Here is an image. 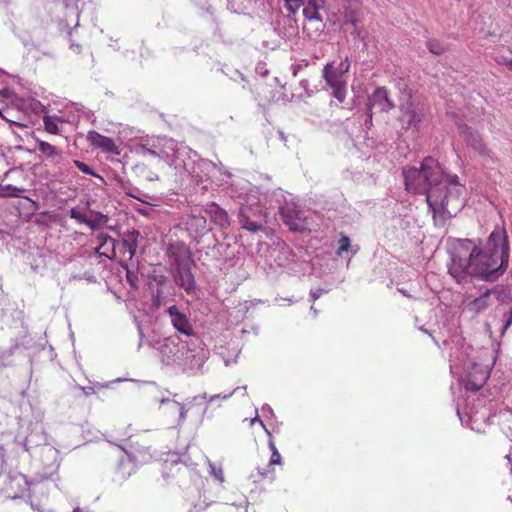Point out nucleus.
<instances>
[{"label": "nucleus", "mask_w": 512, "mask_h": 512, "mask_svg": "<svg viewBox=\"0 0 512 512\" xmlns=\"http://www.w3.org/2000/svg\"><path fill=\"white\" fill-rule=\"evenodd\" d=\"M403 176L407 191L425 194L436 226H443L465 206L464 185L457 175H445L433 157H426L419 168H404Z\"/></svg>", "instance_id": "obj_1"}, {"label": "nucleus", "mask_w": 512, "mask_h": 512, "mask_svg": "<svg viewBox=\"0 0 512 512\" xmlns=\"http://www.w3.org/2000/svg\"><path fill=\"white\" fill-rule=\"evenodd\" d=\"M510 257L507 231L496 226L483 248L463 240L450 254L448 272L458 284H467L471 278L494 282L506 271Z\"/></svg>", "instance_id": "obj_2"}, {"label": "nucleus", "mask_w": 512, "mask_h": 512, "mask_svg": "<svg viewBox=\"0 0 512 512\" xmlns=\"http://www.w3.org/2000/svg\"><path fill=\"white\" fill-rule=\"evenodd\" d=\"M137 154L145 156L151 155L166 161H171V164L176 168L180 165L181 151L177 148V143L172 139H157L152 143H140L135 147Z\"/></svg>", "instance_id": "obj_3"}, {"label": "nucleus", "mask_w": 512, "mask_h": 512, "mask_svg": "<svg viewBox=\"0 0 512 512\" xmlns=\"http://www.w3.org/2000/svg\"><path fill=\"white\" fill-rule=\"evenodd\" d=\"M265 263L274 273L278 272V269L288 273L296 272L295 254L285 243L270 246Z\"/></svg>", "instance_id": "obj_4"}, {"label": "nucleus", "mask_w": 512, "mask_h": 512, "mask_svg": "<svg viewBox=\"0 0 512 512\" xmlns=\"http://www.w3.org/2000/svg\"><path fill=\"white\" fill-rule=\"evenodd\" d=\"M238 220L243 229L257 232L264 229L266 213L257 201L242 204L238 211Z\"/></svg>", "instance_id": "obj_5"}, {"label": "nucleus", "mask_w": 512, "mask_h": 512, "mask_svg": "<svg viewBox=\"0 0 512 512\" xmlns=\"http://www.w3.org/2000/svg\"><path fill=\"white\" fill-rule=\"evenodd\" d=\"M399 109L400 115L398 120L402 128L405 130L411 128L418 129V126L424 117V112L423 108L411 100L410 94L407 96L406 102L400 104Z\"/></svg>", "instance_id": "obj_6"}, {"label": "nucleus", "mask_w": 512, "mask_h": 512, "mask_svg": "<svg viewBox=\"0 0 512 512\" xmlns=\"http://www.w3.org/2000/svg\"><path fill=\"white\" fill-rule=\"evenodd\" d=\"M180 155L179 163L180 167L183 165L184 170L194 179L197 183L207 181L210 177L211 172L215 169V165L213 162L205 159H192L191 157L188 160H184Z\"/></svg>", "instance_id": "obj_7"}, {"label": "nucleus", "mask_w": 512, "mask_h": 512, "mask_svg": "<svg viewBox=\"0 0 512 512\" xmlns=\"http://www.w3.org/2000/svg\"><path fill=\"white\" fill-rule=\"evenodd\" d=\"M323 78L333 90L334 97L343 102L346 98V78L340 73L333 63H328L323 68Z\"/></svg>", "instance_id": "obj_8"}, {"label": "nucleus", "mask_w": 512, "mask_h": 512, "mask_svg": "<svg viewBox=\"0 0 512 512\" xmlns=\"http://www.w3.org/2000/svg\"><path fill=\"white\" fill-rule=\"evenodd\" d=\"M171 270L192 265L191 251L189 247L182 241L170 243L166 250Z\"/></svg>", "instance_id": "obj_9"}, {"label": "nucleus", "mask_w": 512, "mask_h": 512, "mask_svg": "<svg viewBox=\"0 0 512 512\" xmlns=\"http://www.w3.org/2000/svg\"><path fill=\"white\" fill-rule=\"evenodd\" d=\"M284 223L293 231H302L306 228L305 212L295 203H285L279 209Z\"/></svg>", "instance_id": "obj_10"}, {"label": "nucleus", "mask_w": 512, "mask_h": 512, "mask_svg": "<svg viewBox=\"0 0 512 512\" xmlns=\"http://www.w3.org/2000/svg\"><path fill=\"white\" fill-rule=\"evenodd\" d=\"M396 104L385 87L376 88L368 97L367 110L378 112H389Z\"/></svg>", "instance_id": "obj_11"}, {"label": "nucleus", "mask_w": 512, "mask_h": 512, "mask_svg": "<svg viewBox=\"0 0 512 512\" xmlns=\"http://www.w3.org/2000/svg\"><path fill=\"white\" fill-rule=\"evenodd\" d=\"M488 379L487 370L477 363H471L467 367L464 387L466 390L476 392L480 390Z\"/></svg>", "instance_id": "obj_12"}, {"label": "nucleus", "mask_w": 512, "mask_h": 512, "mask_svg": "<svg viewBox=\"0 0 512 512\" xmlns=\"http://www.w3.org/2000/svg\"><path fill=\"white\" fill-rule=\"evenodd\" d=\"M201 345L202 341L198 337L192 339L191 343L188 344L185 361L192 369L202 367L207 359V350Z\"/></svg>", "instance_id": "obj_13"}, {"label": "nucleus", "mask_w": 512, "mask_h": 512, "mask_svg": "<svg viewBox=\"0 0 512 512\" xmlns=\"http://www.w3.org/2000/svg\"><path fill=\"white\" fill-rule=\"evenodd\" d=\"M191 266L192 265H187L171 270L176 285L182 288L187 294H193L196 289Z\"/></svg>", "instance_id": "obj_14"}, {"label": "nucleus", "mask_w": 512, "mask_h": 512, "mask_svg": "<svg viewBox=\"0 0 512 512\" xmlns=\"http://www.w3.org/2000/svg\"><path fill=\"white\" fill-rule=\"evenodd\" d=\"M189 236L197 243L207 233V220L202 215H189L184 222Z\"/></svg>", "instance_id": "obj_15"}, {"label": "nucleus", "mask_w": 512, "mask_h": 512, "mask_svg": "<svg viewBox=\"0 0 512 512\" xmlns=\"http://www.w3.org/2000/svg\"><path fill=\"white\" fill-rule=\"evenodd\" d=\"M167 312L171 318L172 325L179 333L186 336H194L193 327L190 324L187 316L180 312L177 306L173 305L169 307Z\"/></svg>", "instance_id": "obj_16"}, {"label": "nucleus", "mask_w": 512, "mask_h": 512, "mask_svg": "<svg viewBox=\"0 0 512 512\" xmlns=\"http://www.w3.org/2000/svg\"><path fill=\"white\" fill-rule=\"evenodd\" d=\"M461 135L469 146L483 156H490V150L486 147L481 136L467 125H459Z\"/></svg>", "instance_id": "obj_17"}, {"label": "nucleus", "mask_w": 512, "mask_h": 512, "mask_svg": "<svg viewBox=\"0 0 512 512\" xmlns=\"http://www.w3.org/2000/svg\"><path fill=\"white\" fill-rule=\"evenodd\" d=\"M204 211L210 217L211 221L222 230H225L230 226V219L226 210L220 207L217 203H207Z\"/></svg>", "instance_id": "obj_18"}, {"label": "nucleus", "mask_w": 512, "mask_h": 512, "mask_svg": "<svg viewBox=\"0 0 512 512\" xmlns=\"http://www.w3.org/2000/svg\"><path fill=\"white\" fill-rule=\"evenodd\" d=\"M48 443L47 435L41 426L35 425L25 437L23 447L27 452L37 447H44Z\"/></svg>", "instance_id": "obj_19"}, {"label": "nucleus", "mask_w": 512, "mask_h": 512, "mask_svg": "<svg viewBox=\"0 0 512 512\" xmlns=\"http://www.w3.org/2000/svg\"><path fill=\"white\" fill-rule=\"evenodd\" d=\"M491 295L492 290L487 289L479 297L469 301L465 305V311L471 313L472 315L483 313L492 305Z\"/></svg>", "instance_id": "obj_20"}, {"label": "nucleus", "mask_w": 512, "mask_h": 512, "mask_svg": "<svg viewBox=\"0 0 512 512\" xmlns=\"http://www.w3.org/2000/svg\"><path fill=\"white\" fill-rule=\"evenodd\" d=\"M87 139L89 140L92 146L100 148L104 152L119 154V152L117 151V146L115 145L114 141L109 137L101 135L96 131H89Z\"/></svg>", "instance_id": "obj_21"}, {"label": "nucleus", "mask_w": 512, "mask_h": 512, "mask_svg": "<svg viewBox=\"0 0 512 512\" xmlns=\"http://www.w3.org/2000/svg\"><path fill=\"white\" fill-rule=\"evenodd\" d=\"M324 0H308L305 1L303 15L305 17V21L310 22L311 24L320 25V9L324 5Z\"/></svg>", "instance_id": "obj_22"}, {"label": "nucleus", "mask_w": 512, "mask_h": 512, "mask_svg": "<svg viewBox=\"0 0 512 512\" xmlns=\"http://www.w3.org/2000/svg\"><path fill=\"white\" fill-rule=\"evenodd\" d=\"M99 242V249H102L101 256H105L108 259L115 257L116 240L109 234L100 233L97 236Z\"/></svg>", "instance_id": "obj_23"}, {"label": "nucleus", "mask_w": 512, "mask_h": 512, "mask_svg": "<svg viewBox=\"0 0 512 512\" xmlns=\"http://www.w3.org/2000/svg\"><path fill=\"white\" fill-rule=\"evenodd\" d=\"M140 233L137 230L128 231L124 234L122 245L129 254L131 260L136 253L138 247V237Z\"/></svg>", "instance_id": "obj_24"}, {"label": "nucleus", "mask_w": 512, "mask_h": 512, "mask_svg": "<svg viewBox=\"0 0 512 512\" xmlns=\"http://www.w3.org/2000/svg\"><path fill=\"white\" fill-rule=\"evenodd\" d=\"M153 281L155 282V285H156L155 287H154V284H152V283L150 285V287L152 289L153 303L155 306L159 307L164 298V293H163L162 288L165 285V283L167 282V278L164 275H158V276L153 277Z\"/></svg>", "instance_id": "obj_25"}, {"label": "nucleus", "mask_w": 512, "mask_h": 512, "mask_svg": "<svg viewBox=\"0 0 512 512\" xmlns=\"http://www.w3.org/2000/svg\"><path fill=\"white\" fill-rule=\"evenodd\" d=\"M324 22L322 17H320V25L311 24L310 22L305 21L303 25V31L310 37L314 38L320 35V33L324 30Z\"/></svg>", "instance_id": "obj_26"}, {"label": "nucleus", "mask_w": 512, "mask_h": 512, "mask_svg": "<svg viewBox=\"0 0 512 512\" xmlns=\"http://www.w3.org/2000/svg\"><path fill=\"white\" fill-rule=\"evenodd\" d=\"M37 148L42 154H45L47 157H55L60 155L59 149L46 141L37 140Z\"/></svg>", "instance_id": "obj_27"}, {"label": "nucleus", "mask_w": 512, "mask_h": 512, "mask_svg": "<svg viewBox=\"0 0 512 512\" xmlns=\"http://www.w3.org/2000/svg\"><path fill=\"white\" fill-rule=\"evenodd\" d=\"M491 290H492V294L495 295L496 300L500 304L508 305V304L512 303V293L511 292H509L503 288L491 289Z\"/></svg>", "instance_id": "obj_28"}, {"label": "nucleus", "mask_w": 512, "mask_h": 512, "mask_svg": "<svg viewBox=\"0 0 512 512\" xmlns=\"http://www.w3.org/2000/svg\"><path fill=\"white\" fill-rule=\"evenodd\" d=\"M495 59L498 64L504 65L510 71H512V51L511 50L500 51L497 54Z\"/></svg>", "instance_id": "obj_29"}, {"label": "nucleus", "mask_w": 512, "mask_h": 512, "mask_svg": "<svg viewBox=\"0 0 512 512\" xmlns=\"http://www.w3.org/2000/svg\"><path fill=\"white\" fill-rule=\"evenodd\" d=\"M25 190L23 188H18L13 185H6L4 187H0V196L5 197H22V193Z\"/></svg>", "instance_id": "obj_30"}, {"label": "nucleus", "mask_w": 512, "mask_h": 512, "mask_svg": "<svg viewBox=\"0 0 512 512\" xmlns=\"http://www.w3.org/2000/svg\"><path fill=\"white\" fill-rule=\"evenodd\" d=\"M57 120H58V118H56V117L45 116L43 118V124H44L45 130L51 134H55V135L59 134L60 130L57 125Z\"/></svg>", "instance_id": "obj_31"}, {"label": "nucleus", "mask_w": 512, "mask_h": 512, "mask_svg": "<svg viewBox=\"0 0 512 512\" xmlns=\"http://www.w3.org/2000/svg\"><path fill=\"white\" fill-rule=\"evenodd\" d=\"M161 351L167 356L168 361H176L178 359L176 345L172 341L164 343Z\"/></svg>", "instance_id": "obj_32"}, {"label": "nucleus", "mask_w": 512, "mask_h": 512, "mask_svg": "<svg viewBox=\"0 0 512 512\" xmlns=\"http://www.w3.org/2000/svg\"><path fill=\"white\" fill-rule=\"evenodd\" d=\"M122 267L126 270L127 282L130 284L131 287L137 288L139 280L137 272L130 270L127 264H122Z\"/></svg>", "instance_id": "obj_33"}, {"label": "nucleus", "mask_w": 512, "mask_h": 512, "mask_svg": "<svg viewBox=\"0 0 512 512\" xmlns=\"http://www.w3.org/2000/svg\"><path fill=\"white\" fill-rule=\"evenodd\" d=\"M41 451L42 455L47 459V465H49L48 461H54L58 454V451L54 447L50 446L48 443L44 447H42Z\"/></svg>", "instance_id": "obj_34"}, {"label": "nucleus", "mask_w": 512, "mask_h": 512, "mask_svg": "<svg viewBox=\"0 0 512 512\" xmlns=\"http://www.w3.org/2000/svg\"><path fill=\"white\" fill-rule=\"evenodd\" d=\"M345 19H346V23L350 24L353 27V31L351 33L359 36L360 32L358 31V28H357L358 19H357L355 13L354 12L346 13Z\"/></svg>", "instance_id": "obj_35"}, {"label": "nucleus", "mask_w": 512, "mask_h": 512, "mask_svg": "<svg viewBox=\"0 0 512 512\" xmlns=\"http://www.w3.org/2000/svg\"><path fill=\"white\" fill-rule=\"evenodd\" d=\"M74 164L75 166L83 173L87 174V175H91V176H94V177H99L97 173H95V171L93 170L92 167H90L89 165L85 164L84 162H81L79 160H74Z\"/></svg>", "instance_id": "obj_36"}, {"label": "nucleus", "mask_w": 512, "mask_h": 512, "mask_svg": "<svg viewBox=\"0 0 512 512\" xmlns=\"http://www.w3.org/2000/svg\"><path fill=\"white\" fill-rule=\"evenodd\" d=\"M69 216L71 219L76 220L80 224L88 223V218L86 217V215L81 213L77 208H72L69 212Z\"/></svg>", "instance_id": "obj_37"}, {"label": "nucleus", "mask_w": 512, "mask_h": 512, "mask_svg": "<svg viewBox=\"0 0 512 512\" xmlns=\"http://www.w3.org/2000/svg\"><path fill=\"white\" fill-rule=\"evenodd\" d=\"M427 47L429 51L435 55H440L444 51L443 45L438 41H429Z\"/></svg>", "instance_id": "obj_38"}, {"label": "nucleus", "mask_w": 512, "mask_h": 512, "mask_svg": "<svg viewBox=\"0 0 512 512\" xmlns=\"http://www.w3.org/2000/svg\"><path fill=\"white\" fill-rule=\"evenodd\" d=\"M512 325V307L509 311L503 314V327H502V335L506 332V330Z\"/></svg>", "instance_id": "obj_39"}, {"label": "nucleus", "mask_w": 512, "mask_h": 512, "mask_svg": "<svg viewBox=\"0 0 512 512\" xmlns=\"http://www.w3.org/2000/svg\"><path fill=\"white\" fill-rule=\"evenodd\" d=\"M103 218L104 217L102 215H100L97 219H94V220L88 219V223H86V225L92 230H97L106 221V220H103Z\"/></svg>", "instance_id": "obj_40"}, {"label": "nucleus", "mask_w": 512, "mask_h": 512, "mask_svg": "<svg viewBox=\"0 0 512 512\" xmlns=\"http://www.w3.org/2000/svg\"><path fill=\"white\" fill-rule=\"evenodd\" d=\"M340 245H339V248H338V254H341L345 251H348L349 247H350V239L343 235L341 238H340V241H339Z\"/></svg>", "instance_id": "obj_41"}, {"label": "nucleus", "mask_w": 512, "mask_h": 512, "mask_svg": "<svg viewBox=\"0 0 512 512\" xmlns=\"http://www.w3.org/2000/svg\"><path fill=\"white\" fill-rule=\"evenodd\" d=\"M210 473L220 482L224 481L222 469H217L213 463L209 461Z\"/></svg>", "instance_id": "obj_42"}, {"label": "nucleus", "mask_w": 512, "mask_h": 512, "mask_svg": "<svg viewBox=\"0 0 512 512\" xmlns=\"http://www.w3.org/2000/svg\"><path fill=\"white\" fill-rule=\"evenodd\" d=\"M340 73H342L344 76L346 73H348L350 69V61L348 57H346L343 61L339 63L337 67H335Z\"/></svg>", "instance_id": "obj_43"}, {"label": "nucleus", "mask_w": 512, "mask_h": 512, "mask_svg": "<svg viewBox=\"0 0 512 512\" xmlns=\"http://www.w3.org/2000/svg\"><path fill=\"white\" fill-rule=\"evenodd\" d=\"M240 387H237L235 388L231 393L229 394H225V395H221V394H217V395H213L211 396L209 399H208V403H212L215 399H228L230 398L237 390H239Z\"/></svg>", "instance_id": "obj_44"}, {"label": "nucleus", "mask_w": 512, "mask_h": 512, "mask_svg": "<svg viewBox=\"0 0 512 512\" xmlns=\"http://www.w3.org/2000/svg\"><path fill=\"white\" fill-rule=\"evenodd\" d=\"M282 462V457L279 453V451H274V453L271 454L269 465H280Z\"/></svg>", "instance_id": "obj_45"}, {"label": "nucleus", "mask_w": 512, "mask_h": 512, "mask_svg": "<svg viewBox=\"0 0 512 512\" xmlns=\"http://www.w3.org/2000/svg\"><path fill=\"white\" fill-rule=\"evenodd\" d=\"M326 291L322 288H318V289H315V290H311L310 291V297H311V300L314 302L316 301L321 295H323Z\"/></svg>", "instance_id": "obj_46"}, {"label": "nucleus", "mask_w": 512, "mask_h": 512, "mask_svg": "<svg viewBox=\"0 0 512 512\" xmlns=\"http://www.w3.org/2000/svg\"><path fill=\"white\" fill-rule=\"evenodd\" d=\"M263 414L266 416V417H273L274 416V412H273V409L271 408L270 405L268 404H264L261 408Z\"/></svg>", "instance_id": "obj_47"}, {"label": "nucleus", "mask_w": 512, "mask_h": 512, "mask_svg": "<svg viewBox=\"0 0 512 512\" xmlns=\"http://www.w3.org/2000/svg\"><path fill=\"white\" fill-rule=\"evenodd\" d=\"M66 9L71 10V12L76 16V22L74 26L77 27L79 25V12L77 7L73 8L69 3H66Z\"/></svg>", "instance_id": "obj_48"}, {"label": "nucleus", "mask_w": 512, "mask_h": 512, "mask_svg": "<svg viewBox=\"0 0 512 512\" xmlns=\"http://www.w3.org/2000/svg\"><path fill=\"white\" fill-rule=\"evenodd\" d=\"M373 112L374 111L370 112L367 110V118L365 120V126H367L368 128L372 125Z\"/></svg>", "instance_id": "obj_49"}, {"label": "nucleus", "mask_w": 512, "mask_h": 512, "mask_svg": "<svg viewBox=\"0 0 512 512\" xmlns=\"http://www.w3.org/2000/svg\"><path fill=\"white\" fill-rule=\"evenodd\" d=\"M176 406H178L180 408V419L181 420H184L186 415H185V410H184V406L181 405L180 403L178 402H174Z\"/></svg>", "instance_id": "obj_50"}, {"label": "nucleus", "mask_w": 512, "mask_h": 512, "mask_svg": "<svg viewBox=\"0 0 512 512\" xmlns=\"http://www.w3.org/2000/svg\"><path fill=\"white\" fill-rule=\"evenodd\" d=\"M6 300V296L3 293L2 288L0 287V305H2Z\"/></svg>", "instance_id": "obj_51"}, {"label": "nucleus", "mask_w": 512, "mask_h": 512, "mask_svg": "<svg viewBox=\"0 0 512 512\" xmlns=\"http://www.w3.org/2000/svg\"><path fill=\"white\" fill-rule=\"evenodd\" d=\"M259 424H260V425H261V427L265 430L266 434H267L268 436H270V437H271V433H270V431L266 428V426H265L264 422L262 421V419L259 421Z\"/></svg>", "instance_id": "obj_52"}, {"label": "nucleus", "mask_w": 512, "mask_h": 512, "mask_svg": "<svg viewBox=\"0 0 512 512\" xmlns=\"http://www.w3.org/2000/svg\"><path fill=\"white\" fill-rule=\"evenodd\" d=\"M269 448L272 453H274V451H278V449L276 448V446L272 440L269 441Z\"/></svg>", "instance_id": "obj_53"}, {"label": "nucleus", "mask_w": 512, "mask_h": 512, "mask_svg": "<svg viewBox=\"0 0 512 512\" xmlns=\"http://www.w3.org/2000/svg\"><path fill=\"white\" fill-rule=\"evenodd\" d=\"M261 420V418L258 415V412L256 411V415L253 419H251V424H254L255 422H258Z\"/></svg>", "instance_id": "obj_54"}, {"label": "nucleus", "mask_w": 512, "mask_h": 512, "mask_svg": "<svg viewBox=\"0 0 512 512\" xmlns=\"http://www.w3.org/2000/svg\"><path fill=\"white\" fill-rule=\"evenodd\" d=\"M398 291H399L401 294H403L404 296H406V297H410V295L408 294V292H407L405 289L400 288V289H398Z\"/></svg>", "instance_id": "obj_55"}, {"label": "nucleus", "mask_w": 512, "mask_h": 512, "mask_svg": "<svg viewBox=\"0 0 512 512\" xmlns=\"http://www.w3.org/2000/svg\"><path fill=\"white\" fill-rule=\"evenodd\" d=\"M310 310L313 312L314 317H316L318 315L317 309H315L313 306H311Z\"/></svg>", "instance_id": "obj_56"}, {"label": "nucleus", "mask_w": 512, "mask_h": 512, "mask_svg": "<svg viewBox=\"0 0 512 512\" xmlns=\"http://www.w3.org/2000/svg\"><path fill=\"white\" fill-rule=\"evenodd\" d=\"M96 254L101 256L102 249H99V245L94 249Z\"/></svg>", "instance_id": "obj_57"}, {"label": "nucleus", "mask_w": 512, "mask_h": 512, "mask_svg": "<svg viewBox=\"0 0 512 512\" xmlns=\"http://www.w3.org/2000/svg\"><path fill=\"white\" fill-rule=\"evenodd\" d=\"M457 414H458V416H459V418H460L461 422H462V423H464V420H463V418H462V416H461V413H460V410H459V409H457Z\"/></svg>", "instance_id": "obj_58"}, {"label": "nucleus", "mask_w": 512, "mask_h": 512, "mask_svg": "<svg viewBox=\"0 0 512 512\" xmlns=\"http://www.w3.org/2000/svg\"><path fill=\"white\" fill-rule=\"evenodd\" d=\"M72 512H84V510L79 508V507H77Z\"/></svg>", "instance_id": "obj_59"}, {"label": "nucleus", "mask_w": 512, "mask_h": 512, "mask_svg": "<svg viewBox=\"0 0 512 512\" xmlns=\"http://www.w3.org/2000/svg\"><path fill=\"white\" fill-rule=\"evenodd\" d=\"M207 395L206 394H203L201 396H197L195 397V399H198V398H201V399H206Z\"/></svg>", "instance_id": "obj_60"}, {"label": "nucleus", "mask_w": 512, "mask_h": 512, "mask_svg": "<svg viewBox=\"0 0 512 512\" xmlns=\"http://www.w3.org/2000/svg\"><path fill=\"white\" fill-rule=\"evenodd\" d=\"M168 401H169V399H167V398H162V399L160 400V403H162V404H163V403H166V402H168Z\"/></svg>", "instance_id": "obj_61"}, {"label": "nucleus", "mask_w": 512, "mask_h": 512, "mask_svg": "<svg viewBox=\"0 0 512 512\" xmlns=\"http://www.w3.org/2000/svg\"><path fill=\"white\" fill-rule=\"evenodd\" d=\"M258 474H260L262 477H266V474L261 472L260 470L258 471Z\"/></svg>", "instance_id": "obj_62"}, {"label": "nucleus", "mask_w": 512, "mask_h": 512, "mask_svg": "<svg viewBox=\"0 0 512 512\" xmlns=\"http://www.w3.org/2000/svg\"><path fill=\"white\" fill-rule=\"evenodd\" d=\"M5 233V230L3 228H0V234Z\"/></svg>", "instance_id": "obj_63"}, {"label": "nucleus", "mask_w": 512, "mask_h": 512, "mask_svg": "<svg viewBox=\"0 0 512 512\" xmlns=\"http://www.w3.org/2000/svg\"><path fill=\"white\" fill-rule=\"evenodd\" d=\"M510 471H511V474H512V464H511V467H510Z\"/></svg>", "instance_id": "obj_64"}]
</instances>
